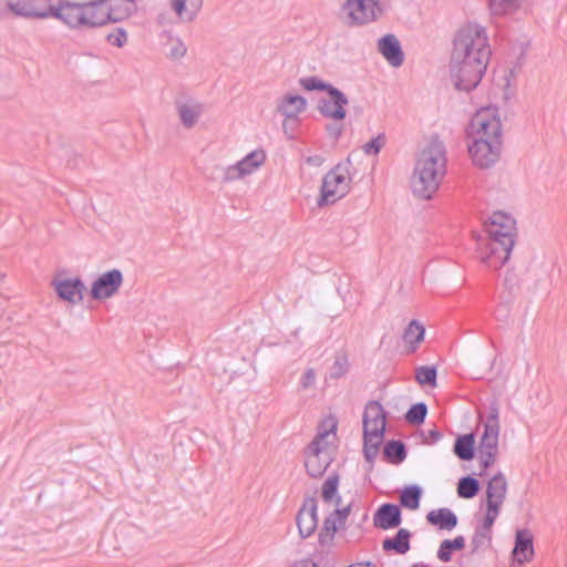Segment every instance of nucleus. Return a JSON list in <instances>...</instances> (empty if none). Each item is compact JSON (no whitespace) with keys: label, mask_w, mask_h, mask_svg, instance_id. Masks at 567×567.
<instances>
[{"label":"nucleus","mask_w":567,"mask_h":567,"mask_svg":"<svg viewBox=\"0 0 567 567\" xmlns=\"http://www.w3.org/2000/svg\"><path fill=\"white\" fill-rule=\"evenodd\" d=\"M487 236L478 240V259L489 269L502 268L516 244V220L504 212H494L486 228Z\"/></svg>","instance_id":"f257e3e1"},{"label":"nucleus","mask_w":567,"mask_h":567,"mask_svg":"<svg viewBox=\"0 0 567 567\" xmlns=\"http://www.w3.org/2000/svg\"><path fill=\"white\" fill-rule=\"evenodd\" d=\"M446 162L444 144L439 140L431 141L414 166L411 185L416 196L423 199L433 197L446 174Z\"/></svg>","instance_id":"f03ea898"},{"label":"nucleus","mask_w":567,"mask_h":567,"mask_svg":"<svg viewBox=\"0 0 567 567\" xmlns=\"http://www.w3.org/2000/svg\"><path fill=\"white\" fill-rule=\"evenodd\" d=\"M492 55L486 29L477 23H466L456 33L452 56L457 60L474 62L480 59L487 66Z\"/></svg>","instance_id":"7ed1b4c3"},{"label":"nucleus","mask_w":567,"mask_h":567,"mask_svg":"<svg viewBox=\"0 0 567 567\" xmlns=\"http://www.w3.org/2000/svg\"><path fill=\"white\" fill-rule=\"evenodd\" d=\"M350 166L351 162L348 159L337 164L324 175L320 188V197L318 198V206L322 207L334 204L349 193L352 181L349 172Z\"/></svg>","instance_id":"20e7f679"},{"label":"nucleus","mask_w":567,"mask_h":567,"mask_svg":"<svg viewBox=\"0 0 567 567\" xmlns=\"http://www.w3.org/2000/svg\"><path fill=\"white\" fill-rule=\"evenodd\" d=\"M390 0H346L342 12L350 27L364 25L379 20L388 10Z\"/></svg>","instance_id":"39448f33"},{"label":"nucleus","mask_w":567,"mask_h":567,"mask_svg":"<svg viewBox=\"0 0 567 567\" xmlns=\"http://www.w3.org/2000/svg\"><path fill=\"white\" fill-rule=\"evenodd\" d=\"M470 136L472 142L487 141L503 143V130L496 110L481 109L471 120Z\"/></svg>","instance_id":"423d86ee"},{"label":"nucleus","mask_w":567,"mask_h":567,"mask_svg":"<svg viewBox=\"0 0 567 567\" xmlns=\"http://www.w3.org/2000/svg\"><path fill=\"white\" fill-rule=\"evenodd\" d=\"M499 427L498 408L493 404L489 408V414L484 424V432L477 447V457L483 471H486L495 462L498 450Z\"/></svg>","instance_id":"0eeeda50"},{"label":"nucleus","mask_w":567,"mask_h":567,"mask_svg":"<svg viewBox=\"0 0 567 567\" xmlns=\"http://www.w3.org/2000/svg\"><path fill=\"white\" fill-rule=\"evenodd\" d=\"M474 61L476 63L457 60L451 56L450 73L457 90L470 92L481 83L487 66L482 64L480 59H474Z\"/></svg>","instance_id":"6e6552de"},{"label":"nucleus","mask_w":567,"mask_h":567,"mask_svg":"<svg viewBox=\"0 0 567 567\" xmlns=\"http://www.w3.org/2000/svg\"><path fill=\"white\" fill-rule=\"evenodd\" d=\"M318 101L319 113L333 122H341L347 116L346 106L349 104L347 95L336 86H331Z\"/></svg>","instance_id":"1a4fd4ad"},{"label":"nucleus","mask_w":567,"mask_h":567,"mask_svg":"<svg viewBox=\"0 0 567 567\" xmlns=\"http://www.w3.org/2000/svg\"><path fill=\"white\" fill-rule=\"evenodd\" d=\"M467 151L474 166L487 169L496 165L499 161L503 143H493L487 141L471 142Z\"/></svg>","instance_id":"9d476101"},{"label":"nucleus","mask_w":567,"mask_h":567,"mask_svg":"<svg viewBox=\"0 0 567 567\" xmlns=\"http://www.w3.org/2000/svg\"><path fill=\"white\" fill-rule=\"evenodd\" d=\"M54 0H8V7L17 16L34 19H48Z\"/></svg>","instance_id":"9b49d317"},{"label":"nucleus","mask_w":567,"mask_h":567,"mask_svg":"<svg viewBox=\"0 0 567 567\" xmlns=\"http://www.w3.org/2000/svg\"><path fill=\"white\" fill-rule=\"evenodd\" d=\"M123 284V274L118 269H112L102 274L92 284L91 297L94 300H103L113 297Z\"/></svg>","instance_id":"f8f14e48"},{"label":"nucleus","mask_w":567,"mask_h":567,"mask_svg":"<svg viewBox=\"0 0 567 567\" xmlns=\"http://www.w3.org/2000/svg\"><path fill=\"white\" fill-rule=\"evenodd\" d=\"M50 18L60 20L71 29H80L83 22L82 3L59 0L53 3Z\"/></svg>","instance_id":"ddd939ff"},{"label":"nucleus","mask_w":567,"mask_h":567,"mask_svg":"<svg viewBox=\"0 0 567 567\" xmlns=\"http://www.w3.org/2000/svg\"><path fill=\"white\" fill-rule=\"evenodd\" d=\"M318 504L315 497L305 499L297 515V526L301 538H307L313 534L318 525Z\"/></svg>","instance_id":"4468645a"},{"label":"nucleus","mask_w":567,"mask_h":567,"mask_svg":"<svg viewBox=\"0 0 567 567\" xmlns=\"http://www.w3.org/2000/svg\"><path fill=\"white\" fill-rule=\"evenodd\" d=\"M402 523V512L399 505L384 503L379 506L373 515V524L375 527L389 530L400 526Z\"/></svg>","instance_id":"2eb2a0df"},{"label":"nucleus","mask_w":567,"mask_h":567,"mask_svg":"<svg viewBox=\"0 0 567 567\" xmlns=\"http://www.w3.org/2000/svg\"><path fill=\"white\" fill-rule=\"evenodd\" d=\"M378 51L394 68H399L404 62V53L400 41L394 34H385L378 41Z\"/></svg>","instance_id":"dca6fc26"},{"label":"nucleus","mask_w":567,"mask_h":567,"mask_svg":"<svg viewBox=\"0 0 567 567\" xmlns=\"http://www.w3.org/2000/svg\"><path fill=\"white\" fill-rule=\"evenodd\" d=\"M105 1L106 0H92L89 2H82V28H99L109 23L105 11Z\"/></svg>","instance_id":"f3484780"},{"label":"nucleus","mask_w":567,"mask_h":567,"mask_svg":"<svg viewBox=\"0 0 567 567\" xmlns=\"http://www.w3.org/2000/svg\"><path fill=\"white\" fill-rule=\"evenodd\" d=\"M363 431L384 434L385 411L377 401H371L365 406L363 413Z\"/></svg>","instance_id":"a211bd4d"},{"label":"nucleus","mask_w":567,"mask_h":567,"mask_svg":"<svg viewBox=\"0 0 567 567\" xmlns=\"http://www.w3.org/2000/svg\"><path fill=\"white\" fill-rule=\"evenodd\" d=\"M59 298L70 303H79L83 300L85 285L80 278L62 279L54 282Z\"/></svg>","instance_id":"6ab92c4d"},{"label":"nucleus","mask_w":567,"mask_h":567,"mask_svg":"<svg viewBox=\"0 0 567 567\" xmlns=\"http://www.w3.org/2000/svg\"><path fill=\"white\" fill-rule=\"evenodd\" d=\"M507 493V481L503 473L498 472L488 482L486 488V506L502 507Z\"/></svg>","instance_id":"aec40b11"},{"label":"nucleus","mask_w":567,"mask_h":567,"mask_svg":"<svg viewBox=\"0 0 567 567\" xmlns=\"http://www.w3.org/2000/svg\"><path fill=\"white\" fill-rule=\"evenodd\" d=\"M136 10L135 0H106L105 11L107 21L120 22L130 18Z\"/></svg>","instance_id":"412c9836"},{"label":"nucleus","mask_w":567,"mask_h":567,"mask_svg":"<svg viewBox=\"0 0 567 567\" xmlns=\"http://www.w3.org/2000/svg\"><path fill=\"white\" fill-rule=\"evenodd\" d=\"M514 559L524 564L529 561L534 556L533 536L526 529L516 532L515 546L513 549Z\"/></svg>","instance_id":"4be33fe9"},{"label":"nucleus","mask_w":567,"mask_h":567,"mask_svg":"<svg viewBox=\"0 0 567 567\" xmlns=\"http://www.w3.org/2000/svg\"><path fill=\"white\" fill-rule=\"evenodd\" d=\"M411 537L412 534L409 529L400 528L393 537H386L382 542V549L385 553L404 555L411 548Z\"/></svg>","instance_id":"5701e85b"},{"label":"nucleus","mask_w":567,"mask_h":567,"mask_svg":"<svg viewBox=\"0 0 567 567\" xmlns=\"http://www.w3.org/2000/svg\"><path fill=\"white\" fill-rule=\"evenodd\" d=\"M203 7V0H171V8L183 22L194 21Z\"/></svg>","instance_id":"b1692460"},{"label":"nucleus","mask_w":567,"mask_h":567,"mask_svg":"<svg viewBox=\"0 0 567 567\" xmlns=\"http://www.w3.org/2000/svg\"><path fill=\"white\" fill-rule=\"evenodd\" d=\"M426 519L439 529L452 530L457 525V516L455 513L445 507L431 511L426 515Z\"/></svg>","instance_id":"393cba45"},{"label":"nucleus","mask_w":567,"mask_h":567,"mask_svg":"<svg viewBox=\"0 0 567 567\" xmlns=\"http://www.w3.org/2000/svg\"><path fill=\"white\" fill-rule=\"evenodd\" d=\"M176 110L182 124L186 128H192L197 123L203 112L202 104L197 102H177Z\"/></svg>","instance_id":"a878e982"},{"label":"nucleus","mask_w":567,"mask_h":567,"mask_svg":"<svg viewBox=\"0 0 567 567\" xmlns=\"http://www.w3.org/2000/svg\"><path fill=\"white\" fill-rule=\"evenodd\" d=\"M307 100L301 95H286L278 105L279 112L288 118L296 117L303 112Z\"/></svg>","instance_id":"bb28decb"},{"label":"nucleus","mask_w":567,"mask_h":567,"mask_svg":"<svg viewBox=\"0 0 567 567\" xmlns=\"http://www.w3.org/2000/svg\"><path fill=\"white\" fill-rule=\"evenodd\" d=\"M266 161V153L262 150H255L236 163L240 173L245 176L252 174Z\"/></svg>","instance_id":"cd10ccee"},{"label":"nucleus","mask_w":567,"mask_h":567,"mask_svg":"<svg viewBox=\"0 0 567 567\" xmlns=\"http://www.w3.org/2000/svg\"><path fill=\"white\" fill-rule=\"evenodd\" d=\"M454 453L462 461H471L475 455V440L473 434H464L456 439Z\"/></svg>","instance_id":"c85d7f7f"},{"label":"nucleus","mask_w":567,"mask_h":567,"mask_svg":"<svg viewBox=\"0 0 567 567\" xmlns=\"http://www.w3.org/2000/svg\"><path fill=\"white\" fill-rule=\"evenodd\" d=\"M209 178L215 182L227 184L244 178V175L240 173L236 164L228 166L217 165L213 168Z\"/></svg>","instance_id":"c756f323"},{"label":"nucleus","mask_w":567,"mask_h":567,"mask_svg":"<svg viewBox=\"0 0 567 567\" xmlns=\"http://www.w3.org/2000/svg\"><path fill=\"white\" fill-rule=\"evenodd\" d=\"M424 326L417 320H412L404 329L402 338L410 346L411 351H415L417 344L424 339Z\"/></svg>","instance_id":"7c9ffc66"},{"label":"nucleus","mask_w":567,"mask_h":567,"mask_svg":"<svg viewBox=\"0 0 567 567\" xmlns=\"http://www.w3.org/2000/svg\"><path fill=\"white\" fill-rule=\"evenodd\" d=\"M305 466L311 477H320L329 466L328 455H306Z\"/></svg>","instance_id":"2f4dec72"},{"label":"nucleus","mask_w":567,"mask_h":567,"mask_svg":"<svg viewBox=\"0 0 567 567\" xmlns=\"http://www.w3.org/2000/svg\"><path fill=\"white\" fill-rule=\"evenodd\" d=\"M422 488L419 485H409L404 487L400 495L401 505L408 509L415 511L420 507Z\"/></svg>","instance_id":"473e14b6"},{"label":"nucleus","mask_w":567,"mask_h":567,"mask_svg":"<svg viewBox=\"0 0 567 567\" xmlns=\"http://www.w3.org/2000/svg\"><path fill=\"white\" fill-rule=\"evenodd\" d=\"M464 547L465 538L462 535L456 536L454 539H444L439 547L437 558L443 563H447L451 560L454 550H461Z\"/></svg>","instance_id":"72a5a7b5"},{"label":"nucleus","mask_w":567,"mask_h":567,"mask_svg":"<svg viewBox=\"0 0 567 567\" xmlns=\"http://www.w3.org/2000/svg\"><path fill=\"white\" fill-rule=\"evenodd\" d=\"M383 454L390 463L401 464L406 457L405 444L400 440H391L385 444Z\"/></svg>","instance_id":"f704fd0d"},{"label":"nucleus","mask_w":567,"mask_h":567,"mask_svg":"<svg viewBox=\"0 0 567 567\" xmlns=\"http://www.w3.org/2000/svg\"><path fill=\"white\" fill-rule=\"evenodd\" d=\"M480 492V482L473 476L461 477L457 483V494L461 498H473Z\"/></svg>","instance_id":"c9c22d12"},{"label":"nucleus","mask_w":567,"mask_h":567,"mask_svg":"<svg viewBox=\"0 0 567 567\" xmlns=\"http://www.w3.org/2000/svg\"><path fill=\"white\" fill-rule=\"evenodd\" d=\"M524 0H489V10L493 16L511 14Z\"/></svg>","instance_id":"e433bc0d"},{"label":"nucleus","mask_w":567,"mask_h":567,"mask_svg":"<svg viewBox=\"0 0 567 567\" xmlns=\"http://www.w3.org/2000/svg\"><path fill=\"white\" fill-rule=\"evenodd\" d=\"M339 525L338 516H334L332 513L324 518L323 528L319 533V542L321 545L332 542Z\"/></svg>","instance_id":"4c0bfd02"},{"label":"nucleus","mask_w":567,"mask_h":567,"mask_svg":"<svg viewBox=\"0 0 567 567\" xmlns=\"http://www.w3.org/2000/svg\"><path fill=\"white\" fill-rule=\"evenodd\" d=\"M415 380L421 385L436 386L437 370L434 365H421L415 369Z\"/></svg>","instance_id":"58836bf2"},{"label":"nucleus","mask_w":567,"mask_h":567,"mask_svg":"<svg viewBox=\"0 0 567 567\" xmlns=\"http://www.w3.org/2000/svg\"><path fill=\"white\" fill-rule=\"evenodd\" d=\"M339 476L338 474L330 475L322 485V498L329 503L336 498V503H340V496L338 495Z\"/></svg>","instance_id":"ea45409f"},{"label":"nucleus","mask_w":567,"mask_h":567,"mask_svg":"<svg viewBox=\"0 0 567 567\" xmlns=\"http://www.w3.org/2000/svg\"><path fill=\"white\" fill-rule=\"evenodd\" d=\"M427 415V406L423 402L411 405L405 414V420L410 424H421L424 422Z\"/></svg>","instance_id":"a19ab883"},{"label":"nucleus","mask_w":567,"mask_h":567,"mask_svg":"<svg viewBox=\"0 0 567 567\" xmlns=\"http://www.w3.org/2000/svg\"><path fill=\"white\" fill-rule=\"evenodd\" d=\"M299 84L301 87L306 91H324L327 92L332 84L324 82L323 80L319 79L318 76H306L301 78L299 80Z\"/></svg>","instance_id":"79ce46f5"},{"label":"nucleus","mask_w":567,"mask_h":567,"mask_svg":"<svg viewBox=\"0 0 567 567\" xmlns=\"http://www.w3.org/2000/svg\"><path fill=\"white\" fill-rule=\"evenodd\" d=\"M492 540V532L483 529L476 526L474 535L472 537L473 551L488 547Z\"/></svg>","instance_id":"37998d69"},{"label":"nucleus","mask_w":567,"mask_h":567,"mask_svg":"<svg viewBox=\"0 0 567 567\" xmlns=\"http://www.w3.org/2000/svg\"><path fill=\"white\" fill-rule=\"evenodd\" d=\"M349 370V361L346 355H339L336 358L331 369H330V378L339 379L343 377Z\"/></svg>","instance_id":"c03bdc74"},{"label":"nucleus","mask_w":567,"mask_h":567,"mask_svg":"<svg viewBox=\"0 0 567 567\" xmlns=\"http://www.w3.org/2000/svg\"><path fill=\"white\" fill-rule=\"evenodd\" d=\"M328 435V432H320L315 436V439L310 442V444L307 446L305 454L306 455H317V454H323V441L326 436Z\"/></svg>","instance_id":"a18cd8bd"},{"label":"nucleus","mask_w":567,"mask_h":567,"mask_svg":"<svg viewBox=\"0 0 567 567\" xmlns=\"http://www.w3.org/2000/svg\"><path fill=\"white\" fill-rule=\"evenodd\" d=\"M105 39L110 44H112L116 48H122L127 42V33H126L125 29L118 27L114 31L107 33L105 35Z\"/></svg>","instance_id":"49530a36"},{"label":"nucleus","mask_w":567,"mask_h":567,"mask_svg":"<svg viewBox=\"0 0 567 567\" xmlns=\"http://www.w3.org/2000/svg\"><path fill=\"white\" fill-rule=\"evenodd\" d=\"M499 508L496 506H486V514L482 522L478 523V527L492 532V527L499 515Z\"/></svg>","instance_id":"de8ad7c7"},{"label":"nucleus","mask_w":567,"mask_h":567,"mask_svg":"<svg viewBox=\"0 0 567 567\" xmlns=\"http://www.w3.org/2000/svg\"><path fill=\"white\" fill-rule=\"evenodd\" d=\"M383 144L384 136L378 135L363 146V151L368 155H377L381 151Z\"/></svg>","instance_id":"09e8293b"},{"label":"nucleus","mask_w":567,"mask_h":567,"mask_svg":"<svg viewBox=\"0 0 567 567\" xmlns=\"http://www.w3.org/2000/svg\"><path fill=\"white\" fill-rule=\"evenodd\" d=\"M187 52V49L185 44L179 40L176 39L172 42L171 49H169V56L172 59H181L183 58Z\"/></svg>","instance_id":"8fccbe9b"},{"label":"nucleus","mask_w":567,"mask_h":567,"mask_svg":"<svg viewBox=\"0 0 567 567\" xmlns=\"http://www.w3.org/2000/svg\"><path fill=\"white\" fill-rule=\"evenodd\" d=\"M383 435L384 434L363 431V445L375 444V447H380V444L382 443L383 440Z\"/></svg>","instance_id":"3c124183"},{"label":"nucleus","mask_w":567,"mask_h":567,"mask_svg":"<svg viewBox=\"0 0 567 567\" xmlns=\"http://www.w3.org/2000/svg\"><path fill=\"white\" fill-rule=\"evenodd\" d=\"M326 132L329 135V137H332L334 141H338L343 133V125L339 124V122L327 124Z\"/></svg>","instance_id":"603ef678"},{"label":"nucleus","mask_w":567,"mask_h":567,"mask_svg":"<svg viewBox=\"0 0 567 567\" xmlns=\"http://www.w3.org/2000/svg\"><path fill=\"white\" fill-rule=\"evenodd\" d=\"M315 381H316V372L312 368H310V369H307L306 372L303 373V375L300 380V385L302 389H308L315 384Z\"/></svg>","instance_id":"864d4df0"},{"label":"nucleus","mask_w":567,"mask_h":567,"mask_svg":"<svg viewBox=\"0 0 567 567\" xmlns=\"http://www.w3.org/2000/svg\"><path fill=\"white\" fill-rule=\"evenodd\" d=\"M379 453V447H375V444L363 445V455L367 462L373 463L374 458Z\"/></svg>","instance_id":"5fc2aeb1"},{"label":"nucleus","mask_w":567,"mask_h":567,"mask_svg":"<svg viewBox=\"0 0 567 567\" xmlns=\"http://www.w3.org/2000/svg\"><path fill=\"white\" fill-rule=\"evenodd\" d=\"M305 162L310 166L319 167L326 162V158L321 154H315V155L307 156L305 158Z\"/></svg>","instance_id":"6e6d98bb"},{"label":"nucleus","mask_w":567,"mask_h":567,"mask_svg":"<svg viewBox=\"0 0 567 567\" xmlns=\"http://www.w3.org/2000/svg\"><path fill=\"white\" fill-rule=\"evenodd\" d=\"M441 439H442V433L436 429L427 431V434L424 436L425 443H429V444H434V443L439 442Z\"/></svg>","instance_id":"4d7b16f0"},{"label":"nucleus","mask_w":567,"mask_h":567,"mask_svg":"<svg viewBox=\"0 0 567 567\" xmlns=\"http://www.w3.org/2000/svg\"><path fill=\"white\" fill-rule=\"evenodd\" d=\"M350 511H351V507H350V505H348L343 508H337L332 514L334 516H338V520H339L340 525H342L347 520V518L350 514Z\"/></svg>","instance_id":"13d9d810"},{"label":"nucleus","mask_w":567,"mask_h":567,"mask_svg":"<svg viewBox=\"0 0 567 567\" xmlns=\"http://www.w3.org/2000/svg\"><path fill=\"white\" fill-rule=\"evenodd\" d=\"M293 567H318L317 563L310 559L301 560L299 563H296Z\"/></svg>","instance_id":"bf43d9fd"},{"label":"nucleus","mask_w":567,"mask_h":567,"mask_svg":"<svg viewBox=\"0 0 567 567\" xmlns=\"http://www.w3.org/2000/svg\"><path fill=\"white\" fill-rule=\"evenodd\" d=\"M347 567H377V566L374 564H372L371 561H360V563L351 564Z\"/></svg>","instance_id":"052dcab7"},{"label":"nucleus","mask_w":567,"mask_h":567,"mask_svg":"<svg viewBox=\"0 0 567 567\" xmlns=\"http://www.w3.org/2000/svg\"><path fill=\"white\" fill-rule=\"evenodd\" d=\"M410 567H430V566L424 563H415V564L411 565Z\"/></svg>","instance_id":"680f3d73"}]
</instances>
